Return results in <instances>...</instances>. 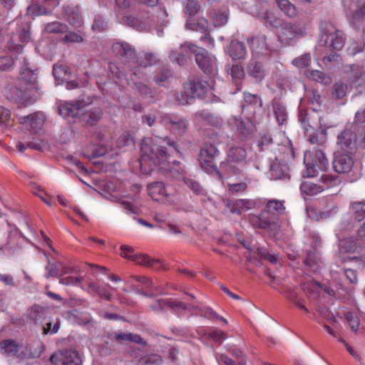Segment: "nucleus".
<instances>
[{"label": "nucleus", "instance_id": "nucleus-1", "mask_svg": "<svg viewBox=\"0 0 365 365\" xmlns=\"http://www.w3.org/2000/svg\"><path fill=\"white\" fill-rule=\"evenodd\" d=\"M141 158L139 160L140 166L143 173L150 174L153 166L163 163L168 158L167 150L158 147L156 150L153 148L151 139L143 140L141 143Z\"/></svg>", "mask_w": 365, "mask_h": 365}, {"label": "nucleus", "instance_id": "nucleus-2", "mask_svg": "<svg viewBox=\"0 0 365 365\" xmlns=\"http://www.w3.org/2000/svg\"><path fill=\"white\" fill-rule=\"evenodd\" d=\"M299 119L311 143L319 145L326 143V128H322L321 118L317 113L307 114L300 112Z\"/></svg>", "mask_w": 365, "mask_h": 365}, {"label": "nucleus", "instance_id": "nucleus-3", "mask_svg": "<svg viewBox=\"0 0 365 365\" xmlns=\"http://www.w3.org/2000/svg\"><path fill=\"white\" fill-rule=\"evenodd\" d=\"M322 35L319 40L321 46L328 47L331 51L341 50L345 43L344 33L336 29L331 23L325 22L321 25Z\"/></svg>", "mask_w": 365, "mask_h": 365}, {"label": "nucleus", "instance_id": "nucleus-4", "mask_svg": "<svg viewBox=\"0 0 365 365\" xmlns=\"http://www.w3.org/2000/svg\"><path fill=\"white\" fill-rule=\"evenodd\" d=\"M186 47L195 54L196 63L205 73L211 74L214 72L217 66L214 56L210 55L205 48L197 47L192 43H185L181 45L182 49Z\"/></svg>", "mask_w": 365, "mask_h": 365}, {"label": "nucleus", "instance_id": "nucleus-5", "mask_svg": "<svg viewBox=\"0 0 365 365\" xmlns=\"http://www.w3.org/2000/svg\"><path fill=\"white\" fill-rule=\"evenodd\" d=\"M112 48L130 71L135 68L139 56L137 55L135 49L130 44L126 42H115L113 44Z\"/></svg>", "mask_w": 365, "mask_h": 365}, {"label": "nucleus", "instance_id": "nucleus-6", "mask_svg": "<svg viewBox=\"0 0 365 365\" xmlns=\"http://www.w3.org/2000/svg\"><path fill=\"white\" fill-rule=\"evenodd\" d=\"M92 101L88 98L87 101L78 100L75 101H66L60 103L58 107V112L64 118H79L82 110L86 106L91 104Z\"/></svg>", "mask_w": 365, "mask_h": 365}, {"label": "nucleus", "instance_id": "nucleus-7", "mask_svg": "<svg viewBox=\"0 0 365 365\" xmlns=\"http://www.w3.org/2000/svg\"><path fill=\"white\" fill-rule=\"evenodd\" d=\"M246 150L241 147H235L230 150L227 158L228 169L234 173H239L242 171L246 161Z\"/></svg>", "mask_w": 365, "mask_h": 365}, {"label": "nucleus", "instance_id": "nucleus-8", "mask_svg": "<svg viewBox=\"0 0 365 365\" xmlns=\"http://www.w3.org/2000/svg\"><path fill=\"white\" fill-rule=\"evenodd\" d=\"M53 365H81L82 360L78 353L72 349L55 352L50 358Z\"/></svg>", "mask_w": 365, "mask_h": 365}, {"label": "nucleus", "instance_id": "nucleus-9", "mask_svg": "<svg viewBox=\"0 0 365 365\" xmlns=\"http://www.w3.org/2000/svg\"><path fill=\"white\" fill-rule=\"evenodd\" d=\"M337 145L348 154H353L357 149V138L351 129H344L337 137Z\"/></svg>", "mask_w": 365, "mask_h": 365}, {"label": "nucleus", "instance_id": "nucleus-10", "mask_svg": "<svg viewBox=\"0 0 365 365\" xmlns=\"http://www.w3.org/2000/svg\"><path fill=\"white\" fill-rule=\"evenodd\" d=\"M267 40V36L262 34L249 38L247 43L252 53L257 56L269 55L271 52V47Z\"/></svg>", "mask_w": 365, "mask_h": 365}, {"label": "nucleus", "instance_id": "nucleus-11", "mask_svg": "<svg viewBox=\"0 0 365 365\" xmlns=\"http://www.w3.org/2000/svg\"><path fill=\"white\" fill-rule=\"evenodd\" d=\"M161 123L169 125L172 131L177 134H182L186 132L187 120L176 114H163L160 116Z\"/></svg>", "mask_w": 365, "mask_h": 365}, {"label": "nucleus", "instance_id": "nucleus-12", "mask_svg": "<svg viewBox=\"0 0 365 365\" xmlns=\"http://www.w3.org/2000/svg\"><path fill=\"white\" fill-rule=\"evenodd\" d=\"M18 120L19 123L35 132L43 125L45 116L41 112H36L27 115H18Z\"/></svg>", "mask_w": 365, "mask_h": 365}, {"label": "nucleus", "instance_id": "nucleus-13", "mask_svg": "<svg viewBox=\"0 0 365 365\" xmlns=\"http://www.w3.org/2000/svg\"><path fill=\"white\" fill-rule=\"evenodd\" d=\"M268 213L263 210L259 216L251 215L249 217V221L255 227L271 230L275 228L276 217L274 216H267Z\"/></svg>", "mask_w": 365, "mask_h": 365}, {"label": "nucleus", "instance_id": "nucleus-14", "mask_svg": "<svg viewBox=\"0 0 365 365\" xmlns=\"http://www.w3.org/2000/svg\"><path fill=\"white\" fill-rule=\"evenodd\" d=\"M303 35L304 31L302 29L294 24L287 23L284 24L282 27V32L279 36V39L284 43H290L292 40L301 37Z\"/></svg>", "mask_w": 365, "mask_h": 365}, {"label": "nucleus", "instance_id": "nucleus-15", "mask_svg": "<svg viewBox=\"0 0 365 365\" xmlns=\"http://www.w3.org/2000/svg\"><path fill=\"white\" fill-rule=\"evenodd\" d=\"M185 88L190 91L193 99L202 98L212 86L207 81L200 79H194L185 84Z\"/></svg>", "mask_w": 365, "mask_h": 365}, {"label": "nucleus", "instance_id": "nucleus-16", "mask_svg": "<svg viewBox=\"0 0 365 365\" xmlns=\"http://www.w3.org/2000/svg\"><path fill=\"white\" fill-rule=\"evenodd\" d=\"M351 155V154L344 153L336 155L333 161V168L335 172L343 174L348 173L351 170L354 161Z\"/></svg>", "mask_w": 365, "mask_h": 365}, {"label": "nucleus", "instance_id": "nucleus-17", "mask_svg": "<svg viewBox=\"0 0 365 365\" xmlns=\"http://www.w3.org/2000/svg\"><path fill=\"white\" fill-rule=\"evenodd\" d=\"M24 66H21L20 71V78L24 81L26 83L29 84L31 88L36 89L38 91L40 87L38 84V73L36 70H32L28 67L29 63L26 59L24 57Z\"/></svg>", "mask_w": 365, "mask_h": 365}, {"label": "nucleus", "instance_id": "nucleus-18", "mask_svg": "<svg viewBox=\"0 0 365 365\" xmlns=\"http://www.w3.org/2000/svg\"><path fill=\"white\" fill-rule=\"evenodd\" d=\"M109 338L111 341L121 344H126L128 342L146 344V341L137 334L116 332L110 334Z\"/></svg>", "mask_w": 365, "mask_h": 365}, {"label": "nucleus", "instance_id": "nucleus-19", "mask_svg": "<svg viewBox=\"0 0 365 365\" xmlns=\"http://www.w3.org/2000/svg\"><path fill=\"white\" fill-rule=\"evenodd\" d=\"M227 53L234 61H242L245 58L247 50L243 42L235 39L227 45Z\"/></svg>", "mask_w": 365, "mask_h": 365}, {"label": "nucleus", "instance_id": "nucleus-20", "mask_svg": "<svg viewBox=\"0 0 365 365\" xmlns=\"http://www.w3.org/2000/svg\"><path fill=\"white\" fill-rule=\"evenodd\" d=\"M125 259L135 262L137 264L143 265L153 269H158L161 264L159 259H151L145 254L123 255Z\"/></svg>", "mask_w": 365, "mask_h": 365}, {"label": "nucleus", "instance_id": "nucleus-21", "mask_svg": "<svg viewBox=\"0 0 365 365\" xmlns=\"http://www.w3.org/2000/svg\"><path fill=\"white\" fill-rule=\"evenodd\" d=\"M148 195L155 201L164 202L170 195L162 182H155L148 185Z\"/></svg>", "mask_w": 365, "mask_h": 365}, {"label": "nucleus", "instance_id": "nucleus-22", "mask_svg": "<svg viewBox=\"0 0 365 365\" xmlns=\"http://www.w3.org/2000/svg\"><path fill=\"white\" fill-rule=\"evenodd\" d=\"M289 169L288 165L280 161L274 162L269 169V176L273 180L289 178Z\"/></svg>", "mask_w": 365, "mask_h": 365}, {"label": "nucleus", "instance_id": "nucleus-23", "mask_svg": "<svg viewBox=\"0 0 365 365\" xmlns=\"http://www.w3.org/2000/svg\"><path fill=\"white\" fill-rule=\"evenodd\" d=\"M228 123L235 127L236 130L245 137L252 132V125L249 120L243 121L233 116L228 120Z\"/></svg>", "mask_w": 365, "mask_h": 365}, {"label": "nucleus", "instance_id": "nucleus-24", "mask_svg": "<svg viewBox=\"0 0 365 365\" xmlns=\"http://www.w3.org/2000/svg\"><path fill=\"white\" fill-rule=\"evenodd\" d=\"M264 210L268 214H270L271 216H274L277 218V215H282L285 212L284 201L274 199L269 200L267 202L266 207Z\"/></svg>", "mask_w": 365, "mask_h": 365}, {"label": "nucleus", "instance_id": "nucleus-25", "mask_svg": "<svg viewBox=\"0 0 365 365\" xmlns=\"http://www.w3.org/2000/svg\"><path fill=\"white\" fill-rule=\"evenodd\" d=\"M279 9L287 16L294 19L298 16L297 8L289 0H275Z\"/></svg>", "mask_w": 365, "mask_h": 365}, {"label": "nucleus", "instance_id": "nucleus-26", "mask_svg": "<svg viewBox=\"0 0 365 365\" xmlns=\"http://www.w3.org/2000/svg\"><path fill=\"white\" fill-rule=\"evenodd\" d=\"M324 189L325 187L324 185H318L310 181L304 182L300 186L302 193L309 196L321 193Z\"/></svg>", "mask_w": 365, "mask_h": 365}, {"label": "nucleus", "instance_id": "nucleus-27", "mask_svg": "<svg viewBox=\"0 0 365 365\" xmlns=\"http://www.w3.org/2000/svg\"><path fill=\"white\" fill-rule=\"evenodd\" d=\"M1 350L3 354L14 356L20 349V345L15 340L4 339L0 342Z\"/></svg>", "mask_w": 365, "mask_h": 365}, {"label": "nucleus", "instance_id": "nucleus-28", "mask_svg": "<svg viewBox=\"0 0 365 365\" xmlns=\"http://www.w3.org/2000/svg\"><path fill=\"white\" fill-rule=\"evenodd\" d=\"M101 117V113L99 111H86L83 113V109L79 115L78 120L83 123L92 125L96 124Z\"/></svg>", "mask_w": 365, "mask_h": 365}, {"label": "nucleus", "instance_id": "nucleus-29", "mask_svg": "<svg viewBox=\"0 0 365 365\" xmlns=\"http://www.w3.org/2000/svg\"><path fill=\"white\" fill-rule=\"evenodd\" d=\"M247 69L250 75L257 81H261L264 77V71L259 62L251 61L248 64Z\"/></svg>", "mask_w": 365, "mask_h": 365}, {"label": "nucleus", "instance_id": "nucleus-30", "mask_svg": "<svg viewBox=\"0 0 365 365\" xmlns=\"http://www.w3.org/2000/svg\"><path fill=\"white\" fill-rule=\"evenodd\" d=\"M6 98L14 102H23L26 99V93L20 88L12 86L6 91Z\"/></svg>", "mask_w": 365, "mask_h": 365}, {"label": "nucleus", "instance_id": "nucleus-31", "mask_svg": "<svg viewBox=\"0 0 365 365\" xmlns=\"http://www.w3.org/2000/svg\"><path fill=\"white\" fill-rule=\"evenodd\" d=\"M157 62V57L154 53H143L138 56L135 68H145Z\"/></svg>", "mask_w": 365, "mask_h": 365}, {"label": "nucleus", "instance_id": "nucleus-32", "mask_svg": "<svg viewBox=\"0 0 365 365\" xmlns=\"http://www.w3.org/2000/svg\"><path fill=\"white\" fill-rule=\"evenodd\" d=\"M200 165L201 168L208 173L217 172L215 158L209 156H202L200 155Z\"/></svg>", "mask_w": 365, "mask_h": 365}, {"label": "nucleus", "instance_id": "nucleus-33", "mask_svg": "<svg viewBox=\"0 0 365 365\" xmlns=\"http://www.w3.org/2000/svg\"><path fill=\"white\" fill-rule=\"evenodd\" d=\"M46 32L49 34H64L68 31V26L60 21H53L45 25Z\"/></svg>", "mask_w": 365, "mask_h": 365}, {"label": "nucleus", "instance_id": "nucleus-34", "mask_svg": "<svg viewBox=\"0 0 365 365\" xmlns=\"http://www.w3.org/2000/svg\"><path fill=\"white\" fill-rule=\"evenodd\" d=\"M306 76L309 79L323 84H329L331 82L329 76L317 70H307Z\"/></svg>", "mask_w": 365, "mask_h": 365}, {"label": "nucleus", "instance_id": "nucleus-35", "mask_svg": "<svg viewBox=\"0 0 365 365\" xmlns=\"http://www.w3.org/2000/svg\"><path fill=\"white\" fill-rule=\"evenodd\" d=\"M163 358L158 354H150L138 359L137 365H161Z\"/></svg>", "mask_w": 365, "mask_h": 365}, {"label": "nucleus", "instance_id": "nucleus-36", "mask_svg": "<svg viewBox=\"0 0 365 365\" xmlns=\"http://www.w3.org/2000/svg\"><path fill=\"white\" fill-rule=\"evenodd\" d=\"M312 162L320 170H325L328 166V160L322 150H316Z\"/></svg>", "mask_w": 365, "mask_h": 365}, {"label": "nucleus", "instance_id": "nucleus-37", "mask_svg": "<svg viewBox=\"0 0 365 365\" xmlns=\"http://www.w3.org/2000/svg\"><path fill=\"white\" fill-rule=\"evenodd\" d=\"M273 110L277 120L281 125L284 124L287 118V113L285 107L279 102H274Z\"/></svg>", "mask_w": 365, "mask_h": 365}, {"label": "nucleus", "instance_id": "nucleus-38", "mask_svg": "<svg viewBox=\"0 0 365 365\" xmlns=\"http://www.w3.org/2000/svg\"><path fill=\"white\" fill-rule=\"evenodd\" d=\"M348 92V86L341 81H337L333 86L332 96L336 99L343 98Z\"/></svg>", "mask_w": 365, "mask_h": 365}, {"label": "nucleus", "instance_id": "nucleus-39", "mask_svg": "<svg viewBox=\"0 0 365 365\" xmlns=\"http://www.w3.org/2000/svg\"><path fill=\"white\" fill-rule=\"evenodd\" d=\"M123 21L128 26L137 31H142L146 29L145 23L133 16H125L123 17Z\"/></svg>", "mask_w": 365, "mask_h": 365}, {"label": "nucleus", "instance_id": "nucleus-40", "mask_svg": "<svg viewBox=\"0 0 365 365\" xmlns=\"http://www.w3.org/2000/svg\"><path fill=\"white\" fill-rule=\"evenodd\" d=\"M65 12L67 15L68 21L74 26H81L82 24V19L79 13L74 9L68 7Z\"/></svg>", "mask_w": 365, "mask_h": 365}, {"label": "nucleus", "instance_id": "nucleus-41", "mask_svg": "<svg viewBox=\"0 0 365 365\" xmlns=\"http://www.w3.org/2000/svg\"><path fill=\"white\" fill-rule=\"evenodd\" d=\"M352 21L356 26L365 27V4L354 12Z\"/></svg>", "mask_w": 365, "mask_h": 365}, {"label": "nucleus", "instance_id": "nucleus-42", "mask_svg": "<svg viewBox=\"0 0 365 365\" xmlns=\"http://www.w3.org/2000/svg\"><path fill=\"white\" fill-rule=\"evenodd\" d=\"M180 49L181 50L180 52L173 51L170 53L169 58L171 61L175 62L179 66H184L186 62V58L185 56V53H187V51H190V50L187 47L182 49L181 46L180 47Z\"/></svg>", "mask_w": 365, "mask_h": 365}, {"label": "nucleus", "instance_id": "nucleus-43", "mask_svg": "<svg viewBox=\"0 0 365 365\" xmlns=\"http://www.w3.org/2000/svg\"><path fill=\"white\" fill-rule=\"evenodd\" d=\"M27 12L29 15L36 17L41 15H48L51 13V11L45 6L36 4L29 6Z\"/></svg>", "mask_w": 365, "mask_h": 365}, {"label": "nucleus", "instance_id": "nucleus-44", "mask_svg": "<svg viewBox=\"0 0 365 365\" xmlns=\"http://www.w3.org/2000/svg\"><path fill=\"white\" fill-rule=\"evenodd\" d=\"M165 304L177 314H180L181 311H185L187 309V304L173 299H168Z\"/></svg>", "mask_w": 365, "mask_h": 365}, {"label": "nucleus", "instance_id": "nucleus-45", "mask_svg": "<svg viewBox=\"0 0 365 365\" xmlns=\"http://www.w3.org/2000/svg\"><path fill=\"white\" fill-rule=\"evenodd\" d=\"M60 266H62V262H58L56 263H51L48 262L46 266V273L45 274L46 278L48 279L52 277H60Z\"/></svg>", "mask_w": 365, "mask_h": 365}, {"label": "nucleus", "instance_id": "nucleus-46", "mask_svg": "<svg viewBox=\"0 0 365 365\" xmlns=\"http://www.w3.org/2000/svg\"><path fill=\"white\" fill-rule=\"evenodd\" d=\"M351 208L354 212L355 218L358 221L365 217V202H355L352 203Z\"/></svg>", "mask_w": 365, "mask_h": 365}, {"label": "nucleus", "instance_id": "nucleus-47", "mask_svg": "<svg viewBox=\"0 0 365 365\" xmlns=\"http://www.w3.org/2000/svg\"><path fill=\"white\" fill-rule=\"evenodd\" d=\"M228 19V15L225 11H217L212 14V19L215 26H222L225 25Z\"/></svg>", "mask_w": 365, "mask_h": 365}, {"label": "nucleus", "instance_id": "nucleus-48", "mask_svg": "<svg viewBox=\"0 0 365 365\" xmlns=\"http://www.w3.org/2000/svg\"><path fill=\"white\" fill-rule=\"evenodd\" d=\"M186 185L196 195H205V191L196 180L192 178H185L184 180Z\"/></svg>", "mask_w": 365, "mask_h": 365}, {"label": "nucleus", "instance_id": "nucleus-49", "mask_svg": "<svg viewBox=\"0 0 365 365\" xmlns=\"http://www.w3.org/2000/svg\"><path fill=\"white\" fill-rule=\"evenodd\" d=\"M259 19L266 25L270 26H276L277 20L272 13L268 10L262 11L259 14Z\"/></svg>", "mask_w": 365, "mask_h": 365}, {"label": "nucleus", "instance_id": "nucleus-50", "mask_svg": "<svg viewBox=\"0 0 365 365\" xmlns=\"http://www.w3.org/2000/svg\"><path fill=\"white\" fill-rule=\"evenodd\" d=\"M227 73L231 76L232 80H241L245 76V72L242 66L238 65H232L227 69Z\"/></svg>", "mask_w": 365, "mask_h": 365}, {"label": "nucleus", "instance_id": "nucleus-51", "mask_svg": "<svg viewBox=\"0 0 365 365\" xmlns=\"http://www.w3.org/2000/svg\"><path fill=\"white\" fill-rule=\"evenodd\" d=\"M53 75L55 78L63 81L66 80L67 77L69 76V73L66 66L59 65L53 66Z\"/></svg>", "mask_w": 365, "mask_h": 365}, {"label": "nucleus", "instance_id": "nucleus-52", "mask_svg": "<svg viewBox=\"0 0 365 365\" xmlns=\"http://www.w3.org/2000/svg\"><path fill=\"white\" fill-rule=\"evenodd\" d=\"M59 282L63 285L66 286H78L81 284L83 282V277H63L60 276L58 277Z\"/></svg>", "mask_w": 365, "mask_h": 365}, {"label": "nucleus", "instance_id": "nucleus-53", "mask_svg": "<svg viewBox=\"0 0 365 365\" xmlns=\"http://www.w3.org/2000/svg\"><path fill=\"white\" fill-rule=\"evenodd\" d=\"M193 98L191 96L190 91H187L186 88L184 87V91L176 94L175 100L178 104L185 106L191 103Z\"/></svg>", "mask_w": 365, "mask_h": 365}, {"label": "nucleus", "instance_id": "nucleus-54", "mask_svg": "<svg viewBox=\"0 0 365 365\" xmlns=\"http://www.w3.org/2000/svg\"><path fill=\"white\" fill-rule=\"evenodd\" d=\"M218 154V150L212 143H207L200 150V155L202 156H209L215 158Z\"/></svg>", "mask_w": 365, "mask_h": 365}, {"label": "nucleus", "instance_id": "nucleus-55", "mask_svg": "<svg viewBox=\"0 0 365 365\" xmlns=\"http://www.w3.org/2000/svg\"><path fill=\"white\" fill-rule=\"evenodd\" d=\"M186 13L190 16H194L200 9V4L195 0H186L185 3Z\"/></svg>", "mask_w": 365, "mask_h": 365}, {"label": "nucleus", "instance_id": "nucleus-56", "mask_svg": "<svg viewBox=\"0 0 365 365\" xmlns=\"http://www.w3.org/2000/svg\"><path fill=\"white\" fill-rule=\"evenodd\" d=\"M311 62V56L308 53L303 54L292 61V63L298 68L307 67Z\"/></svg>", "mask_w": 365, "mask_h": 365}, {"label": "nucleus", "instance_id": "nucleus-57", "mask_svg": "<svg viewBox=\"0 0 365 365\" xmlns=\"http://www.w3.org/2000/svg\"><path fill=\"white\" fill-rule=\"evenodd\" d=\"M135 88L138 90L139 93L145 98H153V92L152 90L145 84L142 83H135Z\"/></svg>", "mask_w": 365, "mask_h": 365}, {"label": "nucleus", "instance_id": "nucleus-58", "mask_svg": "<svg viewBox=\"0 0 365 365\" xmlns=\"http://www.w3.org/2000/svg\"><path fill=\"white\" fill-rule=\"evenodd\" d=\"M318 260L316 252L314 251H309L307 253V257L304 259V262L307 266L315 271V266L317 264Z\"/></svg>", "mask_w": 365, "mask_h": 365}, {"label": "nucleus", "instance_id": "nucleus-59", "mask_svg": "<svg viewBox=\"0 0 365 365\" xmlns=\"http://www.w3.org/2000/svg\"><path fill=\"white\" fill-rule=\"evenodd\" d=\"M307 158H308L307 155H305L304 163H305L306 168H307L305 175L308 178H312V177L316 176L317 175L318 171L320 170L317 168V166L314 165V163L307 162V160H308Z\"/></svg>", "mask_w": 365, "mask_h": 365}, {"label": "nucleus", "instance_id": "nucleus-60", "mask_svg": "<svg viewBox=\"0 0 365 365\" xmlns=\"http://www.w3.org/2000/svg\"><path fill=\"white\" fill-rule=\"evenodd\" d=\"M345 318L347 320V322L351 329L355 331H357L359 326V318L352 312H346L345 314Z\"/></svg>", "mask_w": 365, "mask_h": 365}, {"label": "nucleus", "instance_id": "nucleus-61", "mask_svg": "<svg viewBox=\"0 0 365 365\" xmlns=\"http://www.w3.org/2000/svg\"><path fill=\"white\" fill-rule=\"evenodd\" d=\"M134 140L133 137L129 134H123L119 137L117 140V145L120 148L133 145Z\"/></svg>", "mask_w": 365, "mask_h": 365}, {"label": "nucleus", "instance_id": "nucleus-62", "mask_svg": "<svg viewBox=\"0 0 365 365\" xmlns=\"http://www.w3.org/2000/svg\"><path fill=\"white\" fill-rule=\"evenodd\" d=\"M111 201L115 202H120L123 208L127 210L128 214H137L138 213V209L134 207L130 202L125 200L120 201V199L118 197H113L111 199Z\"/></svg>", "mask_w": 365, "mask_h": 365}, {"label": "nucleus", "instance_id": "nucleus-63", "mask_svg": "<svg viewBox=\"0 0 365 365\" xmlns=\"http://www.w3.org/2000/svg\"><path fill=\"white\" fill-rule=\"evenodd\" d=\"M131 277L135 281L146 285L154 291L158 290V287L154 284L153 282L145 276H131Z\"/></svg>", "mask_w": 365, "mask_h": 365}, {"label": "nucleus", "instance_id": "nucleus-64", "mask_svg": "<svg viewBox=\"0 0 365 365\" xmlns=\"http://www.w3.org/2000/svg\"><path fill=\"white\" fill-rule=\"evenodd\" d=\"M356 74L359 76H356L352 83L356 88H365V75H363L359 70L356 72Z\"/></svg>", "mask_w": 365, "mask_h": 365}]
</instances>
